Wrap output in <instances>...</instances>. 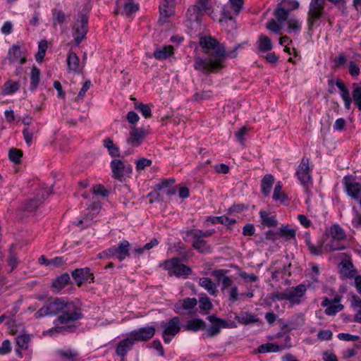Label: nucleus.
<instances>
[{"mask_svg": "<svg viewBox=\"0 0 361 361\" xmlns=\"http://www.w3.org/2000/svg\"><path fill=\"white\" fill-rule=\"evenodd\" d=\"M200 45L207 56L204 59L200 57L195 59L194 67L196 70L209 75L211 73L219 72L225 66L226 50L223 44L208 36L200 38Z\"/></svg>", "mask_w": 361, "mask_h": 361, "instance_id": "obj_1", "label": "nucleus"}, {"mask_svg": "<svg viewBox=\"0 0 361 361\" xmlns=\"http://www.w3.org/2000/svg\"><path fill=\"white\" fill-rule=\"evenodd\" d=\"M61 312L57 318L61 324H68L81 319L83 316L80 308L76 307L73 302H66L60 298L49 301L35 314V318L44 316L55 315Z\"/></svg>", "mask_w": 361, "mask_h": 361, "instance_id": "obj_2", "label": "nucleus"}, {"mask_svg": "<svg viewBox=\"0 0 361 361\" xmlns=\"http://www.w3.org/2000/svg\"><path fill=\"white\" fill-rule=\"evenodd\" d=\"M324 0H311L307 18L308 32L320 25L321 18L324 15Z\"/></svg>", "mask_w": 361, "mask_h": 361, "instance_id": "obj_3", "label": "nucleus"}, {"mask_svg": "<svg viewBox=\"0 0 361 361\" xmlns=\"http://www.w3.org/2000/svg\"><path fill=\"white\" fill-rule=\"evenodd\" d=\"M180 258H172L171 259L166 261L165 264L169 270V276H176L177 277L186 278L192 273V269L183 264H180Z\"/></svg>", "mask_w": 361, "mask_h": 361, "instance_id": "obj_4", "label": "nucleus"}, {"mask_svg": "<svg viewBox=\"0 0 361 361\" xmlns=\"http://www.w3.org/2000/svg\"><path fill=\"white\" fill-rule=\"evenodd\" d=\"M78 19L73 27V35L75 45L78 46L85 37L88 32V16L80 13Z\"/></svg>", "mask_w": 361, "mask_h": 361, "instance_id": "obj_5", "label": "nucleus"}, {"mask_svg": "<svg viewBox=\"0 0 361 361\" xmlns=\"http://www.w3.org/2000/svg\"><path fill=\"white\" fill-rule=\"evenodd\" d=\"M164 329L162 337L165 343H169L172 338L180 331V319L178 317L170 319L166 324L162 325Z\"/></svg>", "mask_w": 361, "mask_h": 361, "instance_id": "obj_6", "label": "nucleus"}, {"mask_svg": "<svg viewBox=\"0 0 361 361\" xmlns=\"http://www.w3.org/2000/svg\"><path fill=\"white\" fill-rule=\"evenodd\" d=\"M197 305V300L195 298H186L183 300H179L174 305V311L179 314L181 315H189L190 317L193 316L194 308Z\"/></svg>", "mask_w": 361, "mask_h": 361, "instance_id": "obj_7", "label": "nucleus"}, {"mask_svg": "<svg viewBox=\"0 0 361 361\" xmlns=\"http://www.w3.org/2000/svg\"><path fill=\"white\" fill-rule=\"evenodd\" d=\"M307 289V286L303 283H300L295 287L287 288L286 290V300H288L293 305H299L302 302V298L304 297Z\"/></svg>", "mask_w": 361, "mask_h": 361, "instance_id": "obj_8", "label": "nucleus"}, {"mask_svg": "<svg viewBox=\"0 0 361 361\" xmlns=\"http://www.w3.org/2000/svg\"><path fill=\"white\" fill-rule=\"evenodd\" d=\"M296 173L301 184L307 189L309 186L312 185V177L310 175L308 159L302 158Z\"/></svg>", "mask_w": 361, "mask_h": 361, "instance_id": "obj_9", "label": "nucleus"}, {"mask_svg": "<svg viewBox=\"0 0 361 361\" xmlns=\"http://www.w3.org/2000/svg\"><path fill=\"white\" fill-rule=\"evenodd\" d=\"M155 327L153 326H148L142 327L130 332V336L133 341H147L151 339L155 334Z\"/></svg>", "mask_w": 361, "mask_h": 361, "instance_id": "obj_10", "label": "nucleus"}, {"mask_svg": "<svg viewBox=\"0 0 361 361\" xmlns=\"http://www.w3.org/2000/svg\"><path fill=\"white\" fill-rule=\"evenodd\" d=\"M148 134V131L143 128L133 127L130 131V136L126 140L128 145L133 147H138L142 142L145 137Z\"/></svg>", "mask_w": 361, "mask_h": 361, "instance_id": "obj_11", "label": "nucleus"}, {"mask_svg": "<svg viewBox=\"0 0 361 361\" xmlns=\"http://www.w3.org/2000/svg\"><path fill=\"white\" fill-rule=\"evenodd\" d=\"M180 0H162L159 5L160 20L166 21L167 18L174 13L175 6Z\"/></svg>", "mask_w": 361, "mask_h": 361, "instance_id": "obj_12", "label": "nucleus"}, {"mask_svg": "<svg viewBox=\"0 0 361 361\" xmlns=\"http://www.w3.org/2000/svg\"><path fill=\"white\" fill-rule=\"evenodd\" d=\"M71 275L78 286H82L85 281H94L93 274L90 272V269L88 267L76 269L71 272Z\"/></svg>", "mask_w": 361, "mask_h": 361, "instance_id": "obj_13", "label": "nucleus"}, {"mask_svg": "<svg viewBox=\"0 0 361 361\" xmlns=\"http://www.w3.org/2000/svg\"><path fill=\"white\" fill-rule=\"evenodd\" d=\"M207 319L211 324L207 329H204L205 335L207 337L212 338L221 332V329L223 328V324L221 322L223 319L217 317L214 314L208 316Z\"/></svg>", "mask_w": 361, "mask_h": 361, "instance_id": "obj_14", "label": "nucleus"}, {"mask_svg": "<svg viewBox=\"0 0 361 361\" xmlns=\"http://www.w3.org/2000/svg\"><path fill=\"white\" fill-rule=\"evenodd\" d=\"M228 272V270L226 269H216L212 272V275L216 278L218 284L221 283L222 291H224L228 287H233V282L232 279L226 275Z\"/></svg>", "mask_w": 361, "mask_h": 361, "instance_id": "obj_15", "label": "nucleus"}, {"mask_svg": "<svg viewBox=\"0 0 361 361\" xmlns=\"http://www.w3.org/2000/svg\"><path fill=\"white\" fill-rule=\"evenodd\" d=\"M134 344L135 341L130 334L126 338L121 340L118 343L116 349V354L118 356L121 357V361H124L125 356L127 355L128 352L132 349Z\"/></svg>", "mask_w": 361, "mask_h": 361, "instance_id": "obj_16", "label": "nucleus"}, {"mask_svg": "<svg viewBox=\"0 0 361 361\" xmlns=\"http://www.w3.org/2000/svg\"><path fill=\"white\" fill-rule=\"evenodd\" d=\"M345 181L348 195L355 200H358L361 185L347 176L345 177Z\"/></svg>", "mask_w": 361, "mask_h": 361, "instance_id": "obj_17", "label": "nucleus"}, {"mask_svg": "<svg viewBox=\"0 0 361 361\" xmlns=\"http://www.w3.org/2000/svg\"><path fill=\"white\" fill-rule=\"evenodd\" d=\"M130 243L128 240H123L117 247H113L114 255H117V258L120 262L130 256Z\"/></svg>", "mask_w": 361, "mask_h": 361, "instance_id": "obj_18", "label": "nucleus"}, {"mask_svg": "<svg viewBox=\"0 0 361 361\" xmlns=\"http://www.w3.org/2000/svg\"><path fill=\"white\" fill-rule=\"evenodd\" d=\"M45 199L44 190H39L33 199H30L25 202V210L27 212L35 211Z\"/></svg>", "mask_w": 361, "mask_h": 361, "instance_id": "obj_19", "label": "nucleus"}, {"mask_svg": "<svg viewBox=\"0 0 361 361\" xmlns=\"http://www.w3.org/2000/svg\"><path fill=\"white\" fill-rule=\"evenodd\" d=\"M348 257V259H343L341 263V274L347 279H351L355 276L356 271L353 269V264L350 261V257L347 254H344Z\"/></svg>", "mask_w": 361, "mask_h": 361, "instance_id": "obj_20", "label": "nucleus"}, {"mask_svg": "<svg viewBox=\"0 0 361 361\" xmlns=\"http://www.w3.org/2000/svg\"><path fill=\"white\" fill-rule=\"evenodd\" d=\"M111 168L113 173V177L120 181H123L125 163L119 159L111 161Z\"/></svg>", "mask_w": 361, "mask_h": 361, "instance_id": "obj_21", "label": "nucleus"}, {"mask_svg": "<svg viewBox=\"0 0 361 361\" xmlns=\"http://www.w3.org/2000/svg\"><path fill=\"white\" fill-rule=\"evenodd\" d=\"M40 130L39 123H35L34 125L27 126L23 130V135L25 143L30 146L32 143L34 135L37 134Z\"/></svg>", "mask_w": 361, "mask_h": 361, "instance_id": "obj_22", "label": "nucleus"}, {"mask_svg": "<svg viewBox=\"0 0 361 361\" xmlns=\"http://www.w3.org/2000/svg\"><path fill=\"white\" fill-rule=\"evenodd\" d=\"M185 329L190 331H198L200 330H204L206 329L205 322L199 318L192 319L188 321L185 326Z\"/></svg>", "mask_w": 361, "mask_h": 361, "instance_id": "obj_23", "label": "nucleus"}, {"mask_svg": "<svg viewBox=\"0 0 361 361\" xmlns=\"http://www.w3.org/2000/svg\"><path fill=\"white\" fill-rule=\"evenodd\" d=\"M235 319L244 325H250L259 322V319L255 314L248 312H242L239 315H236Z\"/></svg>", "mask_w": 361, "mask_h": 361, "instance_id": "obj_24", "label": "nucleus"}, {"mask_svg": "<svg viewBox=\"0 0 361 361\" xmlns=\"http://www.w3.org/2000/svg\"><path fill=\"white\" fill-rule=\"evenodd\" d=\"M274 182V178L271 174H267L263 177L261 181V189L262 194L265 197L269 195Z\"/></svg>", "mask_w": 361, "mask_h": 361, "instance_id": "obj_25", "label": "nucleus"}, {"mask_svg": "<svg viewBox=\"0 0 361 361\" xmlns=\"http://www.w3.org/2000/svg\"><path fill=\"white\" fill-rule=\"evenodd\" d=\"M192 247L195 250L202 254L212 252V247L207 244L204 239L192 238Z\"/></svg>", "mask_w": 361, "mask_h": 361, "instance_id": "obj_26", "label": "nucleus"}, {"mask_svg": "<svg viewBox=\"0 0 361 361\" xmlns=\"http://www.w3.org/2000/svg\"><path fill=\"white\" fill-rule=\"evenodd\" d=\"M70 280L69 274L64 273L53 281L52 288L59 291L63 288L69 283Z\"/></svg>", "mask_w": 361, "mask_h": 361, "instance_id": "obj_27", "label": "nucleus"}, {"mask_svg": "<svg viewBox=\"0 0 361 361\" xmlns=\"http://www.w3.org/2000/svg\"><path fill=\"white\" fill-rule=\"evenodd\" d=\"M199 284L200 286L207 290L210 295H214L216 294V284L211 280V279L207 277L200 278L199 280Z\"/></svg>", "mask_w": 361, "mask_h": 361, "instance_id": "obj_28", "label": "nucleus"}, {"mask_svg": "<svg viewBox=\"0 0 361 361\" xmlns=\"http://www.w3.org/2000/svg\"><path fill=\"white\" fill-rule=\"evenodd\" d=\"M262 224L269 227H276L278 225L275 216H269L266 211H260L259 212Z\"/></svg>", "mask_w": 361, "mask_h": 361, "instance_id": "obj_29", "label": "nucleus"}, {"mask_svg": "<svg viewBox=\"0 0 361 361\" xmlns=\"http://www.w3.org/2000/svg\"><path fill=\"white\" fill-rule=\"evenodd\" d=\"M203 15L204 14L200 11L197 6H192V7L189 8L187 11V18L191 23H200Z\"/></svg>", "mask_w": 361, "mask_h": 361, "instance_id": "obj_30", "label": "nucleus"}, {"mask_svg": "<svg viewBox=\"0 0 361 361\" xmlns=\"http://www.w3.org/2000/svg\"><path fill=\"white\" fill-rule=\"evenodd\" d=\"M329 234L333 240L341 241L345 238V233L344 231L338 224H334L330 227Z\"/></svg>", "mask_w": 361, "mask_h": 361, "instance_id": "obj_31", "label": "nucleus"}, {"mask_svg": "<svg viewBox=\"0 0 361 361\" xmlns=\"http://www.w3.org/2000/svg\"><path fill=\"white\" fill-rule=\"evenodd\" d=\"M119 6L123 8L122 13L126 14L127 16L135 13L139 9V5L133 1V0H126L123 1V4H119Z\"/></svg>", "mask_w": 361, "mask_h": 361, "instance_id": "obj_32", "label": "nucleus"}, {"mask_svg": "<svg viewBox=\"0 0 361 361\" xmlns=\"http://www.w3.org/2000/svg\"><path fill=\"white\" fill-rule=\"evenodd\" d=\"M173 48L171 46H166L161 49H159L154 51V56L159 60L165 59L173 54Z\"/></svg>", "mask_w": 361, "mask_h": 361, "instance_id": "obj_33", "label": "nucleus"}, {"mask_svg": "<svg viewBox=\"0 0 361 361\" xmlns=\"http://www.w3.org/2000/svg\"><path fill=\"white\" fill-rule=\"evenodd\" d=\"M40 71L36 66H33L30 73V90L35 91L38 87L39 82Z\"/></svg>", "mask_w": 361, "mask_h": 361, "instance_id": "obj_34", "label": "nucleus"}, {"mask_svg": "<svg viewBox=\"0 0 361 361\" xmlns=\"http://www.w3.org/2000/svg\"><path fill=\"white\" fill-rule=\"evenodd\" d=\"M212 231H203L200 229H190L187 231L186 235L192 238L204 239V238L209 237L212 235Z\"/></svg>", "mask_w": 361, "mask_h": 361, "instance_id": "obj_35", "label": "nucleus"}, {"mask_svg": "<svg viewBox=\"0 0 361 361\" xmlns=\"http://www.w3.org/2000/svg\"><path fill=\"white\" fill-rule=\"evenodd\" d=\"M258 43H259L258 49L259 51H261L262 52L269 51L271 50L273 48L271 40L270 39V38H269L268 37H267L265 35L259 36Z\"/></svg>", "mask_w": 361, "mask_h": 361, "instance_id": "obj_36", "label": "nucleus"}, {"mask_svg": "<svg viewBox=\"0 0 361 361\" xmlns=\"http://www.w3.org/2000/svg\"><path fill=\"white\" fill-rule=\"evenodd\" d=\"M281 349H282V347L279 345H276V344H274L272 343H267L262 344V345H259L257 348V352L259 353H270V352L276 353V352L280 351Z\"/></svg>", "mask_w": 361, "mask_h": 361, "instance_id": "obj_37", "label": "nucleus"}, {"mask_svg": "<svg viewBox=\"0 0 361 361\" xmlns=\"http://www.w3.org/2000/svg\"><path fill=\"white\" fill-rule=\"evenodd\" d=\"M280 237L285 238L286 240L295 238L296 231L294 228H289L288 225H283L279 231Z\"/></svg>", "mask_w": 361, "mask_h": 361, "instance_id": "obj_38", "label": "nucleus"}, {"mask_svg": "<svg viewBox=\"0 0 361 361\" xmlns=\"http://www.w3.org/2000/svg\"><path fill=\"white\" fill-rule=\"evenodd\" d=\"M339 301V298H335L334 302L326 308L325 314L327 315H334L337 312L341 311L343 309V305L341 304H337Z\"/></svg>", "mask_w": 361, "mask_h": 361, "instance_id": "obj_39", "label": "nucleus"}, {"mask_svg": "<svg viewBox=\"0 0 361 361\" xmlns=\"http://www.w3.org/2000/svg\"><path fill=\"white\" fill-rule=\"evenodd\" d=\"M67 64L71 71H77L79 66V58L75 52L69 53L67 58Z\"/></svg>", "mask_w": 361, "mask_h": 361, "instance_id": "obj_40", "label": "nucleus"}, {"mask_svg": "<svg viewBox=\"0 0 361 361\" xmlns=\"http://www.w3.org/2000/svg\"><path fill=\"white\" fill-rule=\"evenodd\" d=\"M353 90L352 92L353 99L355 104L358 109L361 111V87L357 83L353 84Z\"/></svg>", "mask_w": 361, "mask_h": 361, "instance_id": "obj_41", "label": "nucleus"}, {"mask_svg": "<svg viewBox=\"0 0 361 361\" xmlns=\"http://www.w3.org/2000/svg\"><path fill=\"white\" fill-rule=\"evenodd\" d=\"M282 184L281 182L279 181L275 186L274 190L273 198L275 200H280L282 202H284L288 200L287 195L282 192Z\"/></svg>", "mask_w": 361, "mask_h": 361, "instance_id": "obj_42", "label": "nucleus"}, {"mask_svg": "<svg viewBox=\"0 0 361 361\" xmlns=\"http://www.w3.org/2000/svg\"><path fill=\"white\" fill-rule=\"evenodd\" d=\"M58 355L61 357L66 359L69 361H76L78 353L76 351L68 350H58Z\"/></svg>", "mask_w": 361, "mask_h": 361, "instance_id": "obj_43", "label": "nucleus"}, {"mask_svg": "<svg viewBox=\"0 0 361 361\" xmlns=\"http://www.w3.org/2000/svg\"><path fill=\"white\" fill-rule=\"evenodd\" d=\"M22 157V151L16 148H11L8 152L9 159L14 164H20Z\"/></svg>", "mask_w": 361, "mask_h": 361, "instance_id": "obj_44", "label": "nucleus"}, {"mask_svg": "<svg viewBox=\"0 0 361 361\" xmlns=\"http://www.w3.org/2000/svg\"><path fill=\"white\" fill-rule=\"evenodd\" d=\"M4 93L6 94H11L15 93L19 90L20 83L19 82H13L11 80H8L5 85Z\"/></svg>", "mask_w": 361, "mask_h": 361, "instance_id": "obj_45", "label": "nucleus"}, {"mask_svg": "<svg viewBox=\"0 0 361 361\" xmlns=\"http://www.w3.org/2000/svg\"><path fill=\"white\" fill-rule=\"evenodd\" d=\"M21 57V51L19 45L14 44L8 51V59L12 61H17Z\"/></svg>", "mask_w": 361, "mask_h": 361, "instance_id": "obj_46", "label": "nucleus"}, {"mask_svg": "<svg viewBox=\"0 0 361 361\" xmlns=\"http://www.w3.org/2000/svg\"><path fill=\"white\" fill-rule=\"evenodd\" d=\"M30 341V337L28 334H21L17 336L16 343L18 346L21 349H27Z\"/></svg>", "mask_w": 361, "mask_h": 361, "instance_id": "obj_47", "label": "nucleus"}, {"mask_svg": "<svg viewBox=\"0 0 361 361\" xmlns=\"http://www.w3.org/2000/svg\"><path fill=\"white\" fill-rule=\"evenodd\" d=\"M175 247L179 255L177 258H180V261H185L188 257L189 250L185 249L184 244L182 243H178Z\"/></svg>", "mask_w": 361, "mask_h": 361, "instance_id": "obj_48", "label": "nucleus"}, {"mask_svg": "<svg viewBox=\"0 0 361 361\" xmlns=\"http://www.w3.org/2000/svg\"><path fill=\"white\" fill-rule=\"evenodd\" d=\"M288 10L281 6H278L275 11V16L280 23L286 21L288 19Z\"/></svg>", "mask_w": 361, "mask_h": 361, "instance_id": "obj_49", "label": "nucleus"}, {"mask_svg": "<svg viewBox=\"0 0 361 361\" xmlns=\"http://www.w3.org/2000/svg\"><path fill=\"white\" fill-rule=\"evenodd\" d=\"M339 242L338 240L331 239L329 243H326L325 248L329 252L345 250V246L341 245Z\"/></svg>", "mask_w": 361, "mask_h": 361, "instance_id": "obj_50", "label": "nucleus"}, {"mask_svg": "<svg viewBox=\"0 0 361 361\" xmlns=\"http://www.w3.org/2000/svg\"><path fill=\"white\" fill-rule=\"evenodd\" d=\"M135 107L137 110H139L146 118H149L152 116V111L148 104L138 103L135 104Z\"/></svg>", "mask_w": 361, "mask_h": 361, "instance_id": "obj_51", "label": "nucleus"}, {"mask_svg": "<svg viewBox=\"0 0 361 361\" xmlns=\"http://www.w3.org/2000/svg\"><path fill=\"white\" fill-rule=\"evenodd\" d=\"M199 307L201 310L208 311V310H210L212 309L213 305H212V303L211 302L210 299L208 297L204 296V297H201L200 298Z\"/></svg>", "mask_w": 361, "mask_h": 361, "instance_id": "obj_52", "label": "nucleus"}, {"mask_svg": "<svg viewBox=\"0 0 361 361\" xmlns=\"http://www.w3.org/2000/svg\"><path fill=\"white\" fill-rule=\"evenodd\" d=\"M52 13L54 16V25H56V23L59 24H62L66 20L65 13L61 10H57L56 8L52 10Z\"/></svg>", "mask_w": 361, "mask_h": 361, "instance_id": "obj_53", "label": "nucleus"}, {"mask_svg": "<svg viewBox=\"0 0 361 361\" xmlns=\"http://www.w3.org/2000/svg\"><path fill=\"white\" fill-rule=\"evenodd\" d=\"M212 97V91H202L196 92L193 96V99L195 102H200L205 99H209Z\"/></svg>", "mask_w": 361, "mask_h": 361, "instance_id": "obj_54", "label": "nucleus"}, {"mask_svg": "<svg viewBox=\"0 0 361 361\" xmlns=\"http://www.w3.org/2000/svg\"><path fill=\"white\" fill-rule=\"evenodd\" d=\"M336 85L341 90V97L342 98H345V97H348L350 96V92L348 89L345 86V83L341 79H337L336 82Z\"/></svg>", "mask_w": 361, "mask_h": 361, "instance_id": "obj_55", "label": "nucleus"}, {"mask_svg": "<svg viewBox=\"0 0 361 361\" xmlns=\"http://www.w3.org/2000/svg\"><path fill=\"white\" fill-rule=\"evenodd\" d=\"M101 208V205L98 202H94L91 204V205L88 207V209L90 211L91 214H88L87 215V218L88 219H92L93 216L99 214Z\"/></svg>", "mask_w": 361, "mask_h": 361, "instance_id": "obj_56", "label": "nucleus"}, {"mask_svg": "<svg viewBox=\"0 0 361 361\" xmlns=\"http://www.w3.org/2000/svg\"><path fill=\"white\" fill-rule=\"evenodd\" d=\"M214 222L224 224L226 226H230L235 224L236 221L234 219H230L226 216H221L216 217Z\"/></svg>", "mask_w": 361, "mask_h": 361, "instance_id": "obj_57", "label": "nucleus"}, {"mask_svg": "<svg viewBox=\"0 0 361 361\" xmlns=\"http://www.w3.org/2000/svg\"><path fill=\"white\" fill-rule=\"evenodd\" d=\"M307 245L311 254L314 255H320L322 254V245L316 247L310 241V239L306 240Z\"/></svg>", "mask_w": 361, "mask_h": 361, "instance_id": "obj_58", "label": "nucleus"}, {"mask_svg": "<svg viewBox=\"0 0 361 361\" xmlns=\"http://www.w3.org/2000/svg\"><path fill=\"white\" fill-rule=\"evenodd\" d=\"M231 8L233 9L235 14L238 15L243 6V0H229Z\"/></svg>", "mask_w": 361, "mask_h": 361, "instance_id": "obj_59", "label": "nucleus"}, {"mask_svg": "<svg viewBox=\"0 0 361 361\" xmlns=\"http://www.w3.org/2000/svg\"><path fill=\"white\" fill-rule=\"evenodd\" d=\"M267 28L270 31L279 34L281 30V27L278 24L274 19L270 20L267 24Z\"/></svg>", "mask_w": 361, "mask_h": 361, "instance_id": "obj_60", "label": "nucleus"}, {"mask_svg": "<svg viewBox=\"0 0 361 361\" xmlns=\"http://www.w3.org/2000/svg\"><path fill=\"white\" fill-rule=\"evenodd\" d=\"M332 336L333 333L331 330H320L317 334V338L321 341H329Z\"/></svg>", "mask_w": 361, "mask_h": 361, "instance_id": "obj_61", "label": "nucleus"}, {"mask_svg": "<svg viewBox=\"0 0 361 361\" xmlns=\"http://www.w3.org/2000/svg\"><path fill=\"white\" fill-rule=\"evenodd\" d=\"M152 164V161L146 158H141L136 161L137 171L143 170L146 166H149Z\"/></svg>", "mask_w": 361, "mask_h": 361, "instance_id": "obj_62", "label": "nucleus"}, {"mask_svg": "<svg viewBox=\"0 0 361 361\" xmlns=\"http://www.w3.org/2000/svg\"><path fill=\"white\" fill-rule=\"evenodd\" d=\"M338 339L341 341H357L359 340L360 337L355 335H351L347 333H340L338 335Z\"/></svg>", "mask_w": 361, "mask_h": 361, "instance_id": "obj_63", "label": "nucleus"}, {"mask_svg": "<svg viewBox=\"0 0 361 361\" xmlns=\"http://www.w3.org/2000/svg\"><path fill=\"white\" fill-rule=\"evenodd\" d=\"M93 193L97 195H100L102 197H106L109 194L108 190L105 189V188L102 185H96L93 188Z\"/></svg>", "mask_w": 361, "mask_h": 361, "instance_id": "obj_64", "label": "nucleus"}]
</instances>
